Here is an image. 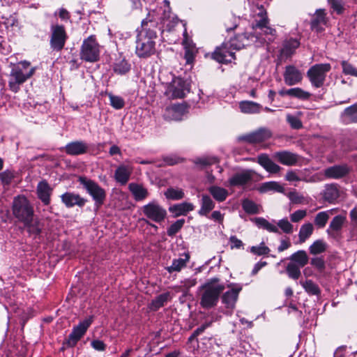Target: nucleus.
<instances>
[{"mask_svg":"<svg viewBox=\"0 0 357 357\" xmlns=\"http://www.w3.org/2000/svg\"><path fill=\"white\" fill-rule=\"evenodd\" d=\"M159 30L157 22L147 19L142 20L141 29L137 30L135 41V54L139 58L146 59L155 54V40Z\"/></svg>","mask_w":357,"mask_h":357,"instance_id":"nucleus-1","label":"nucleus"},{"mask_svg":"<svg viewBox=\"0 0 357 357\" xmlns=\"http://www.w3.org/2000/svg\"><path fill=\"white\" fill-rule=\"evenodd\" d=\"M10 66L8 87L11 91L17 93L20 89V86L33 75L35 68L29 69L30 63L26 61L17 64L11 63Z\"/></svg>","mask_w":357,"mask_h":357,"instance_id":"nucleus-2","label":"nucleus"},{"mask_svg":"<svg viewBox=\"0 0 357 357\" xmlns=\"http://www.w3.org/2000/svg\"><path fill=\"white\" fill-rule=\"evenodd\" d=\"M219 281L218 278L210 279L203 285V290L200 298V305L206 309L215 306L218 302L220 294L225 290V287L222 284H216Z\"/></svg>","mask_w":357,"mask_h":357,"instance_id":"nucleus-3","label":"nucleus"},{"mask_svg":"<svg viewBox=\"0 0 357 357\" xmlns=\"http://www.w3.org/2000/svg\"><path fill=\"white\" fill-rule=\"evenodd\" d=\"M78 181L92 197L97 209L103 204L106 198L105 189L100 187L96 182L86 176H79Z\"/></svg>","mask_w":357,"mask_h":357,"instance_id":"nucleus-4","label":"nucleus"},{"mask_svg":"<svg viewBox=\"0 0 357 357\" xmlns=\"http://www.w3.org/2000/svg\"><path fill=\"white\" fill-rule=\"evenodd\" d=\"M13 213L20 222H24L34 217L33 208L24 196L17 197L13 202Z\"/></svg>","mask_w":357,"mask_h":357,"instance_id":"nucleus-5","label":"nucleus"},{"mask_svg":"<svg viewBox=\"0 0 357 357\" xmlns=\"http://www.w3.org/2000/svg\"><path fill=\"white\" fill-rule=\"evenodd\" d=\"M100 46L94 35L89 36L83 40L80 50L81 59L88 62H95L99 59Z\"/></svg>","mask_w":357,"mask_h":357,"instance_id":"nucleus-6","label":"nucleus"},{"mask_svg":"<svg viewBox=\"0 0 357 357\" xmlns=\"http://www.w3.org/2000/svg\"><path fill=\"white\" fill-rule=\"evenodd\" d=\"M331 69L330 63H319L311 66L307 72V76L312 85L315 88L321 87Z\"/></svg>","mask_w":357,"mask_h":357,"instance_id":"nucleus-7","label":"nucleus"},{"mask_svg":"<svg viewBox=\"0 0 357 357\" xmlns=\"http://www.w3.org/2000/svg\"><path fill=\"white\" fill-rule=\"evenodd\" d=\"M50 39V48L53 51L61 52L66 43L68 35L64 26L55 24L51 26Z\"/></svg>","mask_w":357,"mask_h":357,"instance_id":"nucleus-8","label":"nucleus"},{"mask_svg":"<svg viewBox=\"0 0 357 357\" xmlns=\"http://www.w3.org/2000/svg\"><path fill=\"white\" fill-rule=\"evenodd\" d=\"M142 212L148 219L157 223L162 222L167 217L165 208L156 201H152L143 206Z\"/></svg>","mask_w":357,"mask_h":357,"instance_id":"nucleus-9","label":"nucleus"},{"mask_svg":"<svg viewBox=\"0 0 357 357\" xmlns=\"http://www.w3.org/2000/svg\"><path fill=\"white\" fill-rule=\"evenodd\" d=\"M190 91L189 84L182 78L175 77L169 83L167 93L173 98H182Z\"/></svg>","mask_w":357,"mask_h":357,"instance_id":"nucleus-10","label":"nucleus"},{"mask_svg":"<svg viewBox=\"0 0 357 357\" xmlns=\"http://www.w3.org/2000/svg\"><path fill=\"white\" fill-rule=\"evenodd\" d=\"M229 41L223 43L220 47H218L212 54V58L219 63H231L235 59V53L231 50Z\"/></svg>","mask_w":357,"mask_h":357,"instance_id":"nucleus-11","label":"nucleus"},{"mask_svg":"<svg viewBox=\"0 0 357 357\" xmlns=\"http://www.w3.org/2000/svg\"><path fill=\"white\" fill-rule=\"evenodd\" d=\"M271 137V131L265 128H261L251 133L239 136V142H246L249 144H257L265 142Z\"/></svg>","mask_w":357,"mask_h":357,"instance_id":"nucleus-12","label":"nucleus"},{"mask_svg":"<svg viewBox=\"0 0 357 357\" xmlns=\"http://www.w3.org/2000/svg\"><path fill=\"white\" fill-rule=\"evenodd\" d=\"M340 187L338 184L332 183L326 184L320 192L321 199L330 204H335L340 197Z\"/></svg>","mask_w":357,"mask_h":357,"instance_id":"nucleus-13","label":"nucleus"},{"mask_svg":"<svg viewBox=\"0 0 357 357\" xmlns=\"http://www.w3.org/2000/svg\"><path fill=\"white\" fill-rule=\"evenodd\" d=\"M257 40V36L253 33H243L238 34L229 40L230 47H232V50H241L250 45Z\"/></svg>","mask_w":357,"mask_h":357,"instance_id":"nucleus-14","label":"nucleus"},{"mask_svg":"<svg viewBox=\"0 0 357 357\" xmlns=\"http://www.w3.org/2000/svg\"><path fill=\"white\" fill-rule=\"evenodd\" d=\"M350 172V168L347 164L335 165L326 168L324 175L326 178L340 179L347 176Z\"/></svg>","mask_w":357,"mask_h":357,"instance_id":"nucleus-15","label":"nucleus"},{"mask_svg":"<svg viewBox=\"0 0 357 357\" xmlns=\"http://www.w3.org/2000/svg\"><path fill=\"white\" fill-rule=\"evenodd\" d=\"M346 221L347 218L344 215H337L335 216L326 229V233L328 236L334 239L337 238L341 234V231Z\"/></svg>","mask_w":357,"mask_h":357,"instance_id":"nucleus-16","label":"nucleus"},{"mask_svg":"<svg viewBox=\"0 0 357 357\" xmlns=\"http://www.w3.org/2000/svg\"><path fill=\"white\" fill-rule=\"evenodd\" d=\"M61 202L67 208H73L75 206L83 207L87 202V199L81 197L79 194L72 192H66L61 195Z\"/></svg>","mask_w":357,"mask_h":357,"instance_id":"nucleus-17","label":"nucleus"},{"mask_svg":"<svg viewBox=\"0 0 357 357\" xmlns=\"http://www.w3.org/2000/svg\"><path fill=\"white\" fill-rule=\"evenodd\" d=\"M188 107L184 104H174L166 108L164 117L169 121H181Z\"/></svg>","mask_w":357,"mask_h":357,"instance_id":"nucleus-18","label":"nucleus"},{"mask_svg":"<svg viewBox=\"0 0 357 357\" xmlns=\"http://www.w3.org/2000/svg\"><path fill=\"white\" fill-rule=\"evenodd\" d=\"M301 72L294 66L289 65L285 67L284 80L287 85L293 86L302 81Z\"/></svg>","mask_w":357,"mask_h":357,"instance_id":"nucleus-19","label":"nucleus"},{"mask_svg":"<svg viewBox=\"0 0 357 357\" xmlns=\"http://www.w3.org/2000/svg\"><path fill=\"white\" fill-rule=\"evenodd\" d=\"M273 157L280 163L287 166L295 165L299 160L298 155L288 151L275 152Z\"/></svg>","mask_w":357,"mask_h":357,"instance_id":"nucleus-20","label":"nucleus"},{"mask_svg":"<svg viewBox=\"0 0 357 357\" xmlns=\"http://www.w3.org/2000/svg\"><path fill=\"white\" fill-rule=\"evenodd\" d=\"M53 189L50 187L46 180L40 181L36 188V194L38 199L45 206L50 204V197Z\"/></svg>","mask_w":357,"mask_h":357,"instance_id":"nucleus-21","label":"nucleus"},{"mask_svg":"<svg viewBox=\"0 0 357 357\" xmlns=\"http://www.w3.org/2000/svg\"><path fill=\"white\" fill-rule=\"evenodd\" d=\"M70 155H79L87 153L89 145L84 141H74L68 143L63 148Z\"/></svg>","mask_w":357,"mask_h":357,"instance_id":"nucleus-22","label":"nucleus"},{"mask_svg":"<svg viewBox=\"0 0 357 357\" xmlns=\"http://www.w3.org/2000/svg\"><path fill=\"white\" fill-rule=\"evenodd\" d=\"M132 170V167L130 165H120L114 172L115 181L121 185H126L130 178Z\"/></svg>","mask_w":357,"mask_h":357,"instance_id":"nucleus-23","label":"nucleus"},{"mask_svg":"<svg viewBox=\"0 0 357 357\" xmlns=\"http://www.w3.org/2000/svg\"><path fill=\"white\" fill-rule=\"evenodd\" d=\"M252 178L251 172L243 170L241 172L234 174L228 180L230 186H241L249 183Z\"/></svg>","mask_w":357,"mask_h":357,"instance_id":"nucleus-24","label":"nucleus"},{"mask_svg":"<svg viewBox=\"0 0 357 357\" xmlns=\"http://www.w3.org/2000/svg\"><path fill=\"white\" fill-rule=\"evenodd\" d=\"M241 287L232 288L225 292L222 296V302L225 306L230 310H233L237 301L238 294L241 291Z\"/></svg>","mask_w":357,"mask_h":357,"instance_id":"nucleus-25","label":"nucleus"},{"mask_svg":"<svg viewBox=\"0 0 357 357\" xmlns=\"http://www.w3.org/2000/svg\"><path fill=\"white\" fill-rule=\"evenodd\" d=\"M340 120L345 125L357 123V104L345 108L340 114Z\"/></svg>","mask_w":357,"mask_h":357,"instance_id":"nucleus-26","label":"nucleus"},{"mask_svg":"<svg viewBox=\"0 0 357 357\" xmlns=\"http://www.w3.org/2000/svg\"><path fill=\"white\" fill-rule=\"evenodd\" d=\"M23 223L30 236L36 238L40 235L43 228V224L38 218H34L33 217Z\"/></svg>","mask_w":357,"mask_h":357,"instance_id":"nucleus-27","label":"nucleus"},{"mask_svg":"<svg viewBox=\"0 0 357 357\" xmlns=\"http://www.w3.org/2000/svg\"><path fill=\"white\" fill-rule=\"evenodd\" d=\"M258 163L262 166L268 172L271 174L278 173L281 167L272 161L266 154H261L257 158Z\"/></svg>","mask_w":357,"mask_h":357,"instance_id":"nucleus-28","label":"nucleus"},{"mask_svg":"<svg viewBox=\"0 0 357 357\" xmlns=\"http://www.w3.org/2000/svg\"><path fill=\"white\" fill-rule=\"evenodd\" d=\"M128 189L137 202L142 201L149 196V192L142 184L130 183Z\"/></svg>","mask_w":357,"mask_h":357,"instance_id":"nucleus-29","label":"nucleus"},{"mask_svg":"<svg viewBox=\"0 0 357 357\" xmlns=\"http://www.w3.org/2000/svg\"><path fill=\"white\" fill-rule=\"evenodd\" d=\"M326 22V13L324 10L318 9L316 10L315 16L311 21V29L312 31H315L317 33L321 32L323 31L321 25L325 24Z\"/></svg>","mask_w":357,"mask_h":357,"instance_id":"nucleus-30","label":"nucleus"},{"mask_svg":"<svg viewBox=\"0 0 357 357\" xmlns=\"http://www.w3.org/2000/svg\"><path fill=\"white\" fill-rule=\"evenodd\" d=\"M337 208H332L327 211L319 212L314 218V223L319 229H322L326 225L331 215L337 211Z\"/></svg>","mask_w":357,"mask_h":357,"instance_id":"nucleus-31","label":"nucleus"},{"mask_svg":"<svg viewBox=\"0 0 357 357\" xmlns=\"http://www.w3.org/2000/svg\"><path fill=\"white\" fill-rule=\"evenodd\" d=\"M239 108L241 112L245 114H258L261 112L262 106L253 101L243 100L239 102Z\"/></svg>","mask_w":357,"mask_h":357,"instance_id":"nucleus-32","label":"nucleus"},{"mask_svg":"<svg viewBox=\"0 0 357 357\" xmlns=\"http://www.w3.org/2000/svg\"><path fill=\"white\" fill-rule=\"evenodd\" d=\"M131 69V65L125 59L120 56L116 59L113 65L114 72L120 75H123L128 73Z\"/></svg>","mask_w":357,"mask_h":357,"instance_id":"nucleus-33","label":"nucleus"},{"mask_svg":"<svg viewBox=\"0 0 357 357\" xmlns=\"http://www.w3.org/2000/svg\"><path fill=\"white\" fill-rule=\"evenodd\" d=\"M215 208V203L207 195H202L201 199V208L198 214L201 216H207L208 214Z\"/></svg>","mask_w":357,"mask_h":357,"instance_id":"nucleus-34","label":"nucleus"},{"mask_svg":"<svg viewBox=\"0 0 357 357\" xmlns=\"http://www.w3.org/2000/svg\"><path fill=\"white\" fill-rule=\"evenodd\" d=\"M299 45L300 42L297 39L290 38L284 42L281 54L286 57L291 56Z\"/></svg>","mask_w":357,"mask_h":357,"instance_id":"nucleus-35","label":"nucleus"},{"mask_svg":"<svg viewBox=\"0 0 357 357\" xmlns=\"http://www.w3.org/2000/svg\"><path fill=\"white\" fill-rule=\"evenodd\" d=\"M253 222L260 229H266L269 232L280 234L277 225L268 222L264 218H255Z\"/></svg>","mask_w":357,"mask_h":357,"instance_id":"nucleus-36","label":"nucleus"},{"mask_svg":"<svg viewBox=\"0 0 357 357\" xmlns=\"http://www.w3.org/2000/svg\"><path fill=\"white\" fill-rule=\"evenodd\" d=\"M289 259L291 263H296V265L303 268L307 264L309 257L305 250H301L293 253L289 257Z\"/></svg>","mask_w":357,"mask_h":357,"instance_id":"nucleus-37","label":"nucleus"},{"mask_svg":"<svg viewBox=\"0 0 357 357\" xmlns=\"http://www.w3.org/2000/svg\"><path fill=\"white\" fill-rule=\"evenodd\" d=\"M194 209V206L191 203L183 202L174 204L169 208V211L175 214L176 216L184 215L188 212Z\"/></svg>","mask_w":357,"mask_h":357,"instance_id":"nucleus-38","label":"nucleus"},{"mask_svg":"<svg viewBox=\"0 0 357 357\" xmlns=\"http://www.w3.org/2000/svg\"><path fill=\"white\" fill-rule=\"evenodd\" d=\"M211 196L219 202H224L228 197V191L221 187L213 185L208 189Z\"/></svg>","mask_w":357,"mask_h":357,"instance_id":"nucleus-39","label":"nucleus"},{"mask_svg":"<svg viewBox=\"0 0 357 357\" xmlns=\"http://www.w3.org/2000/svg\"><path fill=\"white\" fill-rule=\"evenodd\" d=\"M169 292H166L158 295L153 300H152L149 308L152 311H157L160 307L165 305V304L169 300Z\"/></svg>","mask_w":357,"mask_h":357,"instance_id":"nucleus-40","label":"nucleus"},{"mask_svg":"<svg viewBox=\"0 0 357 357\" xmlns=\"http://www.w3.org/2000/svg\"><path fill=\"white\" fill-rule=\"evenodd\" d=\"M284 187L277 181H268L263 183L259 188V191L261 193H266L269 191L284 192Z\"/></svg>","mask_w":357,"mask_h":357,"instance_id":"nucleus-41","label":"nucleus"},{"mask_svg":"<svg viewBox=\"0 0 357 357\" xmlns=\"http://www.w3.org/2000/svg\"><path fill=\"white\" fill-rule=\"evenodd\" d=\"M314 231V226L311 222H307L301 225L299 232V243H303L308 239Z\"/></svg>","mask_w":357,"mask_h":357,"instance_id":"nucleus-42","label":"nucleus"},{"mask_svg":"<svg viewBox=\"0 0 357 357\" xmlns=\"http://www.w3.org/2000/svg\"><path fill=\"white\" fill-rule=\"evenodd\" d=\"M189 260L188 255H186L185 259L178 258L174 259L172 261V264L171 266H167L165 269L169 273H172L173 272H180L182 268L186 266L187 261Z\"/></svg>","mask_w":357,"mask_h":357,"instance_id":"nucleus-43","label":"nucleus"},{"mask_svg":"<svg viewBox=\"0 0 357 357\" xmlns=\"http://www.w3.org/2000/svg\"><path fill=\"white\" fill-rule=\"evenodd\" d=\"M93 321V316H90L82 321H80L77 326L73 328V331L75 332V333H77L79 337H82L86 333L88 328L92 324Z\"/></svg>","mask_w":357,"mask_h":357,"instance_id":"nucleus-44","label":"nucleus"},{"mask_svg":"<svg viewBox=\"0 0 357 357\" xmlns=\"http://www.w3.org/2000/svg\"><path fill=\"white\" fill-rule=\"evenodd\" d=\"M327 249V243L323 239H318L309 247L311 255H317L324 252Z\"/></svg>","mask_w":357,"mask_h":357,"instance_id":"nucleus-45","label":"nucleus"},{"mask_svg":"<svg viewBox=\"0 0 357 357\" xmlns=\"http://www.w3.org/2000/svg\"><path fill=\"white\" fill-rule=\"evenodd\" d=\"M16 172L13 169H7L0 172V181L3 186H8L15 178Z\"/></svg>","mask_w":357,"mask_h":357,"instance_id":"nucleus-46","label":"nucleus"},{"mask_svg":"<svg viewBox=\"0 0 357 357\" xmlns=\"http://www.w3.org/2000/svg\"><path fill=\"white\" fill-rule=\"evenodd\" d=\"M305 291L310 295L320 294V289L319 286L311 280H307L305 282H300Z\"/></svg>","mask_w":357,"mask_h":357,"instance_id":"nucleus-47","label":"nucleus"},{"mask_svg":"<svg viewBox=\"0 0 357 357\" xmlns=\"http://www.w3.org/2000/svg\"><path fill=\"white\" fill-rule=\"evenodd\" d=\"M258 17L259 20H255V23L252 24L253 30H257V29L263 30L269 24V20L266 12L259 13Z\"/></svg>","mask_w":357,"mask_h":357,"instance_id":"nucleus-48","label":"nucleus"},{"mask_svg":"<svg viewBox=\"0 0 357 357\" xmlns=\"http://www.w3.org/2000/svg\"><path fill=\"white\" fill-rule=\"evenodd\" d=\"M301 267L296 265V263L290 262L286 267V272L290 278L297 280L301 275Z\"/></svg>","mask_w":357,"mask_h":357,"instance_id":"nucleus-49","label":"nucleus"},{"mask_svg":"<svg viewBox=\"0 0 357 357\" xmlns=\"http://www.w3.org/2000/svg\"><path fill=\"white\" fill-rule=\"evenodd\" d=\"M165 196L168 199L178 200L184 197V192L181 189H175L173 188H169L165 192Z\"/></svg>","mask_w":357,"mask_h":357,"instance_id":"nucleus-50","label":"nucleus"},{"mask_svg":"<svg viewBox=\"0 0 357 357\" xmlns=\"http://www.w3.org/2000/svg\"><path fill=\"white\" fill-rule=\"evenodd\" d=\"M289 93L290 97L296 98L302 100H307L310 97V93L309 92L298 87L290 89Z\"/></svg>","mask_w":357,"mask_h":357,"instance_id":"nucleus-51","label":"nucleus"},{"mask_svg":"<svg viewBox=\"0 0 357 357\" xmlns=\"http://www.w3.org/2000/svg\"><path fill=\"white\" fill-rule=\"evenodd\" d=\"M242 207L245 213L248 214L259 213L258 206L250 199H245L242 203Z\"/></svg>","mask_w":357,"mask_h":357,"instance_id":"nucleus-52","label":"nucleus"},{"mask_svg":"<svg viewBox=\"0 0 357 357\" xmlns=\"http://www.w3.org/2000/svg\"><path fill=\"white\" fill-rule=\"evenodd\" d=\"M185 223L184 219H179L177 220L175 222L172 224L167 230V234L169 236H175L183 227V225Z\"/></svg>","mask_w":357,"mask_h":357,"instance_id":"nucleus-53","label":"nucleus"},{"mask_svg":"<svg viewBox=\"0 0 357 357\" xmlns=\"http://www.w3.org/2000/svg\"><path fill=\"white\" fill-rule=\"evenodd\" d=\"M278 228L280 229L285 234H291L294 231L293 225L287 220V218H283L277 222Z\"/></svg>","mask_w":357,"mask_h":357,"instance_id":"nucleus-54","label":"nucleus"},{"mask_svg":"<svg viewBox=\"0 0 357 357\" xmlns=\"http://www.w3.org/2000/svg\"><path fill=\"white\" fill-rule=\"evenodd\" d=\"M108 97L109 98L111 106L114 109H120L124 107L125 101L121 96L109 93Z\"/></svg>","mask_w":357,"mask_h":357,"instance_id":"nucleus-55","label":"nucleus"},{"mask_svg":"<svg viewBox=\"0 0 357 357\" xmlns=\"http://www.w3.org/2000/svg\"><path fill=\"white\" fill-rule=\"evenodd\" d=\"M250 251L255 255L261 256L268 255L270 252V249L268 247L265 245L264 242H261L258 246L250 247Z\"/></svg>","mask_w":357,"mask_h":357,"instance_id":"nucleus-56","label":"nucleus"},{"mask_svg":"<svg viewBox=\"0 0 357 357\" xmlns=\"http://www.w3.org/2000/svg\"><path fill=\"white\" fill-rule=\"evenodd\" d=\"M193 162L196 165L199 166L202 168H204L205 167L211 165L216 162V158H211V157H203V158H198L193 160Z\"/></svg>","mask_w":357,"mask_h":357,"instance_id":"nucleus-57","label":"nucleus"},{"mask_svg":"<svg viewBox=\"0 0 357 357\" xmlns=\"http://www.w3.org/2000/svg\"><path fill=\"white\" fill-rule=\"evenodd\" d=\"M342 73L347 75H351L357 77V68L347 61L341 62Z\"/></svg>","mask_w":357,"mask_h":357,"instance_id":"nucleus-58","label":"nucleus"},{"mask_svg":"<svg viewBox=\"0 0 357 357\" xmlns=\"http://www.w3.org/2000/svg\"><path fill=\"white\" fill-rule=\"evenodd\" d=\"M82 337L73 331L69 334L68 338L63 342V347H73Z\"/></svg>","mask_w":357,"mask_h":357,"instance_id":"nucleus-59","label":"nucleus"},{"mask_svg":"<svg viewBox=\"0 0 357 357\" xmlns=\"http://www.w3.org/2000/svg\"><path fill=\"white\" fill-rule=\"evenodd\" d=\"M82 337L73 331L69 334L68 338L63 342V347H73Z\"/></svg>","mask_w":357,"mask_h":357,"instance_id":"nucleus-60","label":"nucleus"},{"mask_svg":"<svg viewBox=\"0 0 357 357\" xmlns=\"http://www.w3.org/2000/svg\"><path fill=\"white\" fill-rule=\"evenodd\" d=\"M286 119L291 128L298 130L303 127L301 121L297 116L288 114Z\"/></svg>","mask_w":357,"mask_h":357,"instance_id":"nucleus-61","label":"nucleus"},{"mask_svg":"<svg viewBox=\"0 0 357 357\" xmlns=\"http://www.w3.org/2000/svg\"><path fill=\"white\" fill-rule=\"evenodd\" d=\"M328 2L333 10L340 15L343 13L344 8L342 0H328Z\"/></svg>","mask_w":357,"mask_h":357,"instance_id":"nucleus-62","label":"nucleus"},{"mask_svg":"<svg viewBox=\"0 0 357 357\" xmlns=\"http://www.w3.org/2000/svg\"><path fill=\"white\" fill-rule=\"evenodd\" d=\"M310 264L319 271L322 272L325 268V261L321 257H314L311 259Z\"/></svg>","mask_w":357,"mask_h":357,"instance_id":"nucleus-63","label":"nucleus"},{"mask_svg":"<svg viewBox=\"0 0 357 357\" xmlns=\"http://www.w3.org/2000/svg\"><path fill=\"white\" fill-rule=\"evenodd\" d=\"M307 215L306 210H297L290 215L291 221L298 222Z\"/></svg>","mask_w":357,"mask_h":357,"instance_id":"nucleus-64","label":"nucleus"}]
</instances>
